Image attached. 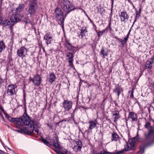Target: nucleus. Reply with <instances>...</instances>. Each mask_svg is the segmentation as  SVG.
I'll return each mask as SVG.
<instances>
[{"label":"nucleus","instance_id":"obj_3","mask_svg":"<svg viewBox=\"0 0 154 154\" xmlns=\"http://www.w3.org/2000/svg\"><path fill=\"white\" fill-rule=\"evenodd\" d=\"M31 120V119L29 117V135H32V133L34 131L39 135L41 133L39 131L40 128V124L38 122H35Z\"/></svg>","mask_w":154,"mask_h":154},{"label":"nucleus","instance_id":"obj_16","mask_svg":"<svg viewBox=\"0 0 154 154\" xmlns=\"http://www.w3.org/2000/svg\"><path fill=\"white\" fill-rule=\"evenodd\" d=\"M121 22H124L125 20H128L129 18L128 14L126 12H122L119 15Z\"/></svg>","mask_w":154,"mask_h":154},{"label":"nucleus","instance_id":"obj_13","mask_svg":"<svg viewBox=\"0 0 154 154\" xmlns=\"http://www.w3.org/2000/svg\"><path fill=\"white\" fill-rule=\"evenodd\" d=\"M137 114L134 112H131L129 113L128 118L131 119L132 122L136 121L137 120Z\"/></svg>","mask_w":154,"mask_h":154},{"label":"nucleus","instance_id":"obj_32","mask_svg":"<svg viewBox=\"0 0 154 154\" xmlns=\"http://www.w3.org/2000/svg\"><path fill=\"white\" fill-rule=\"evenodd\" d=\"M144 147L141 146L140 147V150L138 151L137 154H143L144 152Z\"/></svg>","mask_w":154,"mask_h":154},{"label":"nucleus","instance_id":"obj_45","mask_svg":"<svg viewBox=\"0 0 154 154\" xmlns=\"http://www.w3.org/2000/svg\"><path fill=\"white\" fill-rule=\"evenodd\" d=\"M129 144L131 146L132 148H133L134 146V144L132 143V144H131V143H130Z\"/></svg>","mask_w":154,"mask_h":154},{"label":"nucleus","instance_id":"obj_42","mask_svg":"<svg viewBox=\"0 0 154 154\" xmlns=\"http://www.w3.org/2000/svg\"><path fill=\"white\" fill-rule=\"evenodd\" d=\"M88 20H89L90 22L94 26V24L93 23V22L91 20L89 17H88Z\"/></svg>","mask_w":154,"mask_h":154},{"label":"nucleus","instance_id":"obj_12","mask_svg":"<svg viewBox=\"0 0 154 154\" xmlns=\"http://www.w3.org/2000/svg\"><path fill=\"white\" fill-rule=\"evenodd\" d=\"M2 24H3L7 28H9L11 29L13 27L14 24V23L13 22L8 19L4 20Z\"/></svg>","mask_w":154,"mask_h":154},{"label":"nucleus","instance_id":"obj_52","mask_svg":"<svg viewBox=\"0 0 154 154\" xmlns=\"http://www.w3.org/2000/svg\"><path fill=\"white\" fill-rule=\"evenodd\" d=\"M131 31V29L129 30V32H128L127 34H128V35H129L130 34V33Z\"/></svg>","mask_w":154,"mask_h":154},{"label":"nucleus","instance_id":"obj_58","mask_svg":"<svg viewBox=\"0 0 154 154\" xmlns=\"http://www.w3.org/2000/svg\"><path fill=\"white\" fill-rule=\"evenodd\" d=\"M26 23H28V22L27 21H26Z\"/></svg>","mask_w":154,"mask_h":154},{"label":"nucleus","instance_id":"obj_21","mask_svg":"<svg viewBox=\"0 0 154 154\" xmlns=\"http://www.w3.org/2000/svg\"><path fill=\"white\" fill-rule=\"evenodd\" d=\"M42 142L49 147H51L52 146L51 143V140L48 137H46V139H42Z\"/></svg>","mask_w":154,"mask_h":154},{"label":"nucleus","instance_id":"obj_17","mask_svg":"<svg viewBox=\"0 0 154 154\" xmlns=\"http://www.w3.org/2000/svg\"><path fill=\"white\" fill-rule=\"evenodd\" d=\"M55 78L56 76L54 73L51 72L49 74L47 80L50 84H51L55 81Z\"/></svg>","mask_w":154,"mask_h":154},{"label":"nucleus","instance_id":"obj_10","mask_svg":"<svg viewBox=\"0 0 154 154\" xmlns=\"http://www.w3.org/2000/svg\"><path fill=\"white\" fill-rule=\"evenodd\" d=\"M22 17L19 14H13L10 18V20L15 24L20 21Z\"/></svg>","mask_w":154,"mask_h":154},{"label":"nucleus","instance_id":"obj_25","mask_svg":"<svg viewBox=\"0 0 154 154\" xmlns=\"http://www.w3.org/2000/svg\"><path fill=\"white\" fill-rule=\"evenodd\" d=\"M115 88L114 92H115L117 94V95L119 97L122 91V89L120 87L119 84L116 85L115 86Z\"/></svg>","mask_w":154,"mask_h":154},{"label":"nucleus","instance_id":"obj_6","mask_svg":"<svg viewBox=\"0 0 154 154\" xmlns=\"http://www.w3.org/2000/svg\"><path fill=\"white\" fill-rule=\"evenodd\" d=\"M56 16L57 19L62 24H63L64 18L62 10L59 8H57L55 10Z\"/></svg>","mask_w":154,"mask_h":154},{"label":"nucleus","instance_id":"obj_14","mask_svg":"<svg viewBox=\"0 0 154 154\" xmlns=\"http://www.w3.org/2000/svg\"><path fill=\"white\" fill-rule=\"evenodd\" d=\"M27 51L26 48L24 47H22L17 50V54L18 56L21 57H24L26 54Z\"/></svg>","mask_w":154,"mask_h":154},{"label":"nucleus","instance_id":"obj_2","mask_svg":"<svg viewBox=\"0 0 154 154\" xmlns=\"http://www.w3.org/2000/svg\"><path fill=\"white\" fill-rule=\"evenodd\" d=\"M60 4L62 8L67 13L75 9L73 5L67 0H62Z\"/></svg>","mask_w":154,"mask_h":154},{"label":"nucleus","instance_id":"obj_35","mask_svg":"<svg viewBox=\"0 0 154 154\" xmlns=\"http://www.w3.org/2000/svg\"><path fill=\"white\" fill-rule=\"evenodd\" d=\"M65 154H64L61 152L59 151V152H58L57 154H69V152L66 150H65Z\"/></svg>","mask_w":154,"mask_h":154},{"label":"nucleus","instance_id":"obj_44","mask_svg":"<svg viewBox=\"0 0 154 154\" xmlns=\"http://www.w3.org/2000/svg\"><path fill=\"white\" fill-rule=\"evenodd\" d=\"M129 35L127 34L126 37H125L124 38H125V39H126V40H128L129 38Z\"/></svg>","mask_w":154,"mask_h":154},{"label":"nucleus","instance_id":"obj_37","mask_svg":"<svg viewBox=\"0 0 154 154\" xmlns=\"http://www.w3.org/2000/svg\"><path fill=\"white\" fill-rule=\"evenodd\" d=\"M95 31L97 33L98 37H100L103 35V34L101 32H98L97 30H96Z\"/></svg>","mask_w":154,"mask_h":154},{"label":"nucleus","instance_id":"obj_48","mask_svg":"<svg viewBox=\"0 0 154 154\" xmlns=\"http://www.w3.org/2000/svg\"><path fill=\"white\" fill-rule=\"evenodd\" d=\"M106 29H105L103 30L102 31H100V32H101L102 33V34H103L104 33H105Z\"/></svg>","mask_w":154,"mask_h":154},{"label":"nucleus","instance_id":"obj_15","mask_svg":"<svg viewBox=\"0 0 154 154\" xmlns=\"http://www.w3.org/2000/svg\"><path fill=\"white\" fill-rule=\"evenodd\" d=\"M41 80L40 76L38 74L35 76L34 79L32 80V81L35 85L38 86L41 83Z\"/></svg>","mask_w":154,"mask_h":154},{"label":"nucleus","instance_id":"obj_7","mask_svg":"<svg viewBox=\"0 0 154 154\" xmlns=\"http://www.w3.org/2000/svg\"><path fill=\"white\" fill-rule=\"evenodd\" d=\"M44 39L48 45L51 44L53 41V34L50 32L46 33L44 37Z\"/></svg>","mask_w":154,"mask_h":154},{"label":"nucleus","instance_id":"obj_5","mask_svg":"<svg viewBox=\"0 0 154 154\" xmlns=\"http://www.w3.org/2000/svg\"><path fill=\"white\" fill-rule=\"evenodd\" d=\"M17 91V88L15 85H9L6 88V92L8 96L15 94Z\"/></svg>","mask_w":154,"mask_h":154},{"label":"nucleus","instance_id":"obj_47","mask_svg":"<svg viewBox=\"0 0 154 154\" xmlns=\"http://www.w3.org/2000/svg\"><path fill=\"white\" fill-rule=\"evenodd\" d=\"M106 29H105L103 30L102 31H100V32H101L102 33V34H103L104 33H105Z\"/></svg>","mask_w":154,"mask_h":154},{"label":"nucleus","instance_id":"obj_26","mask_svg":"<svg viewBox=\"0 0 154 154\" xmlns=\"http://www.w3.org/2000/svg\"><path fill=\"white\" fill-rule=\"evenodd\" d=\"M154 63L150 60H147L145 65L146 69H151L154 66Z\"/></svg>","mask_w":154,"mask_h":154},{"label":"nucleus","instance_id":"obj_59","mask_svg":"<svg viewBox=\"0 0 154 154\" xmlns=\"http://www.w3.org/2000/svg\"><path fill=\"white\" fill-rule=\"evenodd\" d=\"M44 49V52H45V49Z\"/></svg>","mask_w":154,"mask_h":154},{"label":"nucleus","instance_id":"obj_38","mask_svg":"<svg viewBox=\"0 0 154 154\" xmlns=\"http://www.w3.org/2000/svg\"><path fill=\"white\" fill-rule=\"evenodd\" d=\"M111 22H110L108 25V27L106 28V29H107L108 28H109V29L110 30L111 29Z\"/></svg>","mask_w":154,"mask_h":154},{"label":"nucleus","instance_id":"obj_54","mask_svg":"<svg viewBox=\"0 0 154 154\" xmlns=\"http://www.w3.org/2000/svg\"><path fill=\"white\" fill-rule=\"evenodd\" d=\"M96 154H101L100 152L97 153Z\"/></svg>","mask_w":154,"mask_h":154},{"label":"nucleus","instance_id":"obj_50","mask_svg":"<svg viewBox=\"0 0 154 154\" xmlns=\"http://www.w3.org/2000/svg\"><path fill=\"white\" fill-rule=\"evenodd\" d=\"M54 151H55V152L57 154L58 153V152H59V150H58V149H54Z\"/></svg>","mask_w":154,"mask_h":154},{"label":"nucleus","instance_id":"obj_8","mask_svg":"<svg viewBox=\"0 0 154 154\" xmlns=\"http://www.w3.org/2000/svg\"><path fill=\"white\" fill-rule=\"evenodd\" d=\"M37 7V1L32 2L29 5V14H31L34 13L36 11Z\"/></svg>","mask_w":154,"mask_h":154},{"label":"nucleus","instance_id":"obj_30","mask_svg":"<svg viewBox=\"0 0 154 154\" xmlns=\"http://www.w3.org/2000/svg\"><path fill=\"white\" fill-rule=\"evenodd\" d=\"M100 54L102 55V57L103 58H104L105 57L107 56L108 55L107 52H105L103 48L100 51Z\"/></svg>","mask_w":154,"mask_h":154},{"label":"nucleus","instance_id":"obj_27","mask_svg":"<svg viewBox=\"0 0 154 154\" xmlns=\"http://www.w3.org/2000/svg\"><path fill=\"white\" fill-rule=\"evenodd\" d=\"M112 115L113 116H114V122H116L118 119L120 117L119 112L117 110L113 111L112 112Z\"/></svg>","mask_w":154,"mask_h":154},{"label":"nucleus","instance_id":"obj_18","mask_svg":"<svg viewBox=\"0 0 154 154\" xmlns=\"http://www.w3.org/2000/svg\"><path fill=\"white\" fill-rule=\"evenodd\" d=\"M88 123L89 124L88 129L91 130L96 127L97 122V120H95L90 121Z\"/></svg>","mask_w":154,"mask_h":154},{"label":"nucleus","instance_id":"obj_51","mask_svg":"<svg viewBox=\"0 0 154 154\" xmlns=\"http://www.w3.org/2000/svg\"><path fill=\"white\" fill-rule=\"evenodd\" d=\"M140 16V14H136V19L137 18V17H139Z\"/></svg>","mask_w":154,"mask_h":154},{"label":"nucleus","instance_id":"obj_22","mask_svg":"<svg viewBox=\"0 0 154 154\" xmlns=\"http://www.w3.org/2000/svg\"><path fill=\"white\" fill-rule=\"evenodd\" d=\"M53 144L56 148H59L60 147V145L59 143L58 139L55 136L53 138Z\"/></svg>","mask_w":154,"mask_h":154},{"label":"nucleus","instance_id":"obj_31","mask_svg":"<svg viewBox=\"0 0 154 154\" xmlns=\"http://www.w3.org/2000/svg\"><path fill=\"white\" fill-rule=\"evenodd\" d=\"M82 146H74L73 149L75 150L76 152L80 151L81 150Z\"/></svg>","mask_w":154,"mask_h":154},{"label":"nucleus","instance_id":"obj_11","mask_svg":"<svg viewBox=\"0 0 154 154\" xmlns=\"http://www.w3.org/2000/svg\"><path fill=\"white\" fill-rule=\"evenodd\" d=\"M13 5L15 8L12 7L11 12L15 11L16 13L20 12L22 10L24 7V5L23 4H20L18 6H16V5L14 4Z\"/></svg>","mask_w":154,"mask_h":154},{"label":"nucleus","instance_id":"obj_28","mask_svg":"<svg viewBox=\"0 0 154 154\" xmlns=\"http://www.w3.org/2000/svg\"><path fill=\"white\" fill-rule=\"evenodd\" d=\"M119 138L118 135L115 132H113L112 134V141H117L119 140Z\"/></svg>","mask_w":154,"mask_h":154},{"label":"nucleus","instance_id":"obj_36","mask_svg":"<svg viewBox=\"0 0 154 154\" xmlns=\"http://www.w3.org/2000/svg\"><path fill=\"white\" fill-rule=\"evenodd\" d=\"M130 92H131V94L130 95V97L132 98H133L134 97V95H133V93L134 91L133 90H131L130 91Z\"/></svg>","mask_w":154,"mask_h":154},{"label":"nucleus","instance_id":"obj_33","mask_svg":"<svg viewBox=\"0 0 154 154\" xmlns=\"http://www.w3.org/2000/svg\"><path fill=\"white\" fill-rule=\"evenodd\" d=\"M127 40L124 38V39L121 38L119 42H121L122 46H124L127 43Z\"/></svg>","mask_w":154,"mask_h":154},{"label":"nucleus","instance_id":"obj_34","mask_svg":"<svg viewBox=\"0 0 154 154\" xmlns=\"http://www.w3.org/2000/svg\"><path fill=\"white\" fill-rule=\"evenodd\" d=\"M75 145L74 146H82V143L81 141L80 140H78V141H75Z\"/></svg>","mask_w":154,"mask_h":154},{"label":"nucleus","instance_id":"obj_20","mask_svg":"<svg viewBox=\"0 0 154 154\" xmlns=\"http://www.w3.org/2000/svg\"><path fill=\"white\" fill-rule=\"evenodd\" d=\"M67 57H68V62L69 65L71 66H73V57L72 54L70 52L67 53L66 55Z\"/></svg>","mask_w":154,"mask_h":154},{"label":"nucleus","instance_id":"obj_23","mask_svg":"<svg viewBox=\"0 0 154 154\" xmlns=\"http://www.w3.org/2000/svg\"><path fill=\"white\" fill-rule=\"evenodd\" d=\"M124 152V150L119 151L118 152H107L104 150L101 151L100 153L101 154H120L123 153Z\"/></svg>","mask_w":154,"mask_h":154},{"label":"nucleus","instance_id":"obj_41","mask_svg":"<svg viewBox=\"0 0 154 154\" xmlns=\"http://www.w3.org/2000/svg\"><path fill=\"white\" fill-rule=\"evenodd\" d=\"M2 20H3L2 17L0 15V24H1V23L2 22Z\"/></svg>","mask_w":154,"mask_h":154},{"label":"nucleus","instance_id":"obj_60","mask_svg":"<svg viewBox=\"0 0 154 154\" xmlns=\"http://www.w3.org/2000/svg\"><path fill=\"white\" fill-rule=\"evenodd\" d=\"M86 15H87V17H88V16L87 14H86Z\"/></svg>","mask_w":154,"mask_h":154},{"label":"nucleus","instance_id":"obj_55","mask_svg":"<svg viewBox=\"0 0 154 154\" xmlns=\"http://www.w3.org/2000/svg\"><path fill=\"white\" fill-rule=\"evenodd\" d=\"M111 1L112 2V4L113 3V0H111Z\"/></svg>","mask_w":154,"mask_h":154},{"label":"nucleus","instance_id":"obj_4","mask_svg":"<svg viewBox=\"0 0 154 154\" xmlns=\"http://www.w3.org/2000/svg\"><path fill=\"white\" fill-rule=\"evenodd\" d=\"M145 127L149 130L146 136V140L150 142V144L153 143L154 140V131L150 126L149 122H146L145 125Z\"/></svg>","mask_w":154,"mask_h":154},{"label":"nucleus","instance_id":"obj_40","mask_svg":"<svg viewBox=\"0 0 154 154\" xmlns=\"http://www.w3.org/2000/svg\"><path fill=\"white\" fill-rule=\"evenodd\" d=\"M0 109H1V111L3 112V113H4L5 112V110H4V109L3 108V107L0 105Z\"/></svg>","mask_w":154,"mask_h":154},{"label":"nucleus","instance_id":"obj_9","mask_svg":"<svg viewBox=\"0 0 154 154\" xmlns=\"http://www.w3.org/2000/svg\"><path fill=\"white\" fill-rule=\"evenodd\" d=\"M63 104L64 108L66 111H69L72 108V103L71 101L64 100Z\"/></svg>","mask_w":154,"mask_h":154},{"label":"nucleus","instance_id":"obj_53","mask_svg":"<svg viewBox=\"0 0 154 154\" xmlns=\"http://www.w3.org/2000/svg\"><path fill=\"white\" fill-rule=\"evenodd\" d=\"M136 19H135V20H134V22L133 23V25L134 24V23L136 22Z\"/></svg>","mask_w":154,"mask_h":154},{"label":"nucleus","instance_id":"obj_43","mask_svg":"<svg viewBox=\"0 0 154 154\" xmlns=\"http://www.w3.org/2000/svg\"><path fill=\"white\" fill-rule=\"evenodd\" d=\"M154 60V58L153 57H152L150 58V59H149L148 60H150V61H151L152 62V63H153V60Z\"/></svg>","mask_w":154,"mask_h":154},{"label":"nucleus","instance_id":"obj_49","mask_svg":"<svg viewBox=\"0 0 154 154\" xmlns=\"http://www.w3.org/2000/svg\"><path fill=\"white\" fill-rule=\"evenodd\" d=\"M48 126L49 128L50 129H52V126L51 125H48Z\"/></svg>","mask_w":154,"mask_h":154},{"label":"nucleus","instance_id":"obj_57","mask_svg":"<svg viewBox=\"0 0 154 154\" xmlns=\"http://www.w3.org/2000/svg\"><path fill=\"white\" fill-rule=\"evenodd\" d=\"M16 131L18 132H20V131Z\"/></svg>","mask_w":154,"mask_h":154},{"label":"nucleus","instance_id":"obj_19","mask_svg":"<svg viewBox=\"0 0 154 154\" xmlns=\"http://www.w3.org/2000/svg\"><path fill=\"white\" fill-rule=\"evenodd\" d=\"M81 32L80 34L78 35L79 38H82L85 36L86 33L87 32V28L85 27H83L82 29H80Z\"/></svg>","mask_w":154,"mask_h":154},{"label":"nucleus","instance_id":"obj_56","mask_svg":"<svg viewBox=\"0 0 154 154\" xmlns=\"http://www.w3.org/2000/svg\"><path fill=\"white\" fill-rule=\"evenodd\" d=\"M2 119L3 120V117L2 116Z\"/></svg>","mask_w":154,"mask_h":154},{"label":"nucleus","instance_id":"obj_1","mask_svg":"<svg viewBox=\"0 0 154 154\" xmlns=\"http://www.w3.org/2000/svg\"><path fill=\"white\" fill-rule=\"evenodd\" d=\"M3 113L5 118L8 121L12 122L19 126H21L25 125L23 128L22 129V131L26 134L29 135V130L28 129L29 116L26 113V109L23 115L20 118H12L9 116L5 112Z\"/></svg>","mask_w":154,"mask_h":154},{"label":"nucleus","instance_id":"obj_39","mask_svg":"<svg viewBox=\"0 0 154 154\" xmlns=\"http://www.w3.org/2000/svg\"><path fill=\"white\" fill-rule=\"evenodd\" d=\"M125 151H128L129 150V148L128 145H127L125 147Z\"/></svg>","mask_w":154,"mask_h":154},{"label":"nucleus","instance_id":"obj_29","mask_svg":"<svg viewBox=\"0 0 154 154\" xmlns=\"http://www.w3.org/2000/svg\"><path fill=\"white\" fill-rule=\"evenodd\" d=\"M5 48V43L3 42L2 41H0V52H1L2 51H3Z\"/></svg>","mask_w":154,"mask_h":154},{"label":"nucleus","instance_id":"obj_46","mask_svg":"<svg viewBox=\"0 0 154 154\" xmlns=\"http://www.w3.org/2000/svg\"><path fill=\"white\" fill-rule=\"evenodd\" d=\"M115 38L117 39L119 41H120V39H121V38H119L117 36H116L115 37Z\"/></svg>","mask_w":154,"mask_h":154},{"label":"nucleus","instance_id":"obj_24","mask_svg":"<svg viewBox=\"0 0 154 154\" xmlns=\"http://www.w3.org/2000/svg\"><path fill=\"white\" fill-rule=\"evenodd\" d=\"M67 47L69 50L73 52H75L77 50L76 47H73L71 44L69 42L67 43Z\"/></svg>","mask_w":154,"mask_h":154}]
</instances>
